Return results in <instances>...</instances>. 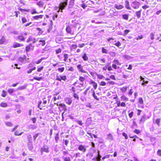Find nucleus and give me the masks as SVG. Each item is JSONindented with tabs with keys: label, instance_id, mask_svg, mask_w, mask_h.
I'll return each mask as SVG.
<instances>
[{
	"label": "nucleus",
	"instance_id": "aec40b11",
	"mask_svg": "<svg viewBox=\"0 0 161 161\" xmlns=\"http://www.w3.org/2000/svg\"><path fill=\"white\" fill-rule=\"evenodd\" d=\"M59 133H57L55 136V142L56 143L58 142V141L59 140Z\"/></svg>",
	"mask_w": 161,
	"mask_h": 161
},
{
	"label": "nucleus",
	"instance_id": "7ed1b4c3",
	"mask_svg": "<svg viewBox=\"0 0 161 161\" xmlns=\"http://www.w3.org/2000/svg\"><path fill=\"white\" fill-rule=\"evenodd\" d=\"M78 69L80 72L83 73H86V72L83 69V66L81 64H79L77 66Z\"/></svg>",
	"mask_w": 161,
	"mask_h": 161
},
{
	"label": "nucleus",
	"instance_id": "680f3d73",
	"mask_svg": "<svg viewBox=\"0 0 161 161\" xmlns=\"http://www.w3.org/2000/svg\"><path fill=\"white\" fill-rule=\"evenodd\" d=\"M130 31L128 30H125L124 31V34L125 35L128 34L129 32Z\"/></svg>",
	"mask_w": 161,
	"mask_h": 161
},
{
	"label": "nucleus",
	"instance_id": "72a5a7b5",
	"mask_svg": "<svg viewBox=\"0 0 161 161\" xmlns=\"http://www.w3.org/2000/svg\"><path fill=\"white\" fill-rule=\"evenodd\" d=\"M0 106L3 107H5L7 106V104L5 103L2 102L0 104Z\"/></svg>",
	"mask_w": 161,
	"mask_h": 161
},
{
	"label": "nucleus",
	"instance_id": "a878e982",
	"mask_svg": "<svg viewBox=\"0 0 161 161\" xmlns=\"http://www.w3.org/2000/svg\"><path fill=\"white\" fill-rule=\"evenodd\" d=\"M62 158L63 159L64 161H70L71 159L69 157H62Z\"/></svg>",
	"mask_w": 161,
	"mask_h": 161
},
{
	"label": "nucleus",
	"instance_id": "ea45409f",
	"mask_svg": "<svg viewBox=\"0 0 161 161\" xmlns=\"http://www.w3.org/2000/svg\"><path fill=\"white\" fill-rule=\"evenodd\" d=\"M109 54L112 57H114L115 56L116 53L114 52H109Z\"/></svg>",
	"mask_w": 161,
	"mask_h": 161
},
{
	"label": "nucleus",
	"instance_id": "de8ad7c7",
	"mask_svg": "<svg viewBox=\"0 0 161 161\" xmlns=\"http://www.w3.org/2000/svg\"><path fill=\"white\" fill-rule=\"evenodd\" d=\"M85 134V132L83 130H80L79 133V135L80 136H82Z\"/></svg>",
	"mask_w": 161,
	"mask_h": 161
},
{
	"label": "nucleus",
	"instance_id": "423d86ee",
	"mask_svg": "<svg viewBox=\"0 0 161 161\" xmlns=\"http://www.w3.org/2000/svg\"><path fill=\"white\" fill-rule=\"evenodd\" d=\"M78 149L79 150L83 152L84 153L85 152L86 150V147H84V146L82 145H80L78 147Z\"/></svg>",
	"mask_w": 161,
	"mask_h": 161
},
{
	"label": "nucleus",
	"instance_id": "49530a36",
	"mask_svg": "<svg viewBox=\"0 0 161 161\" xmlns=\"http://www.w3.org/2000/svg\"><path fill=\"white\" fill-rule=\"evenodd\" d=\"M73 97L74 98H76L78 100H79V97L78 96V95H77L76 93H73Z\"/></svg>",
	"mask_w": 161,
	"mask_h": 161
},
{
	"label": "nucleus",
	"instance_id": "8fccbe9b",
	"mask_svg": "<svg viewBox=\"0 0 161 161\" xmlns=\"http://www.w3.org/2000/svg\"><path fill=\"white\" fill-rule=\"evenodd\" d=\"M64 67H62L61 68H58V71L60 72H62L64 71Z\"/></svg>",
	"mask_w": 161,
	"mask_h": 161
},
{
	"label": "nucleus",
	"instance_id": "5fc2aeb1",
	"mask_svg": "<svg viewBox=\"0 0 161 161\" xmlns=\"http://www.w3.org/2000/svg\"><path fill=\"white\" fill-rule=\"evenodd\" d=\"M31 14H38V13L37 12L35 9H33L31 11Z\"/></svg>",
	"mask_w": 161,
	"mask_h": 161
},
{
	"label": "nucleus",
	"instance_id": "f03ea898",
	"mask_svg": "<svg viewBox=\"0 0 161 161\" xmlns=\"http://www.w3.org/2000/svg\"><path fill=\"white\" fill-rule=\"evenodd\" d=\"M140 5V3L138 2L134 1L132 2L131 4V7L134 9H137L138 8Z\"/></svg>",
	"mask_w": 161,
	"mask_h": 161
},
{
	"label": "nucleus",
	"instance_id": "7c9ffc66",
	"mask_svg": "<svg viewBox=\"0 0 161 161\" xmlns=\"http://www.w3.org/2000/svg\"><path fill=\"white\" fill-rule=\"evenodd\" d=\"M102 52L103 53L107 54L108 53V50L104 47L102 48Z\"/></svg>",
	"mask_w": 161,
	"mask_h": 161
},
{
	"label": "nucleus",
	"instance_id": "052dcab7",
	"mask_svg": "<svg viewBox=\"0 0 161 161\" xmlns=\"http://www.w3.org/2000/svg\"><path fill=\"white\" fill-rule=\"evenodd\" d=\"M25 59V58H23V57H20L19 58V61L20 62H23Z\"/></svg>",
	"mask_w": 161,
	"mask_h": 161
},
{
	"label": "nucleus",
	"instance_id": "6e6552de",
	"mask_svg": "<svg viewBox=\"0 0 161 161\" xmlns=\"http://www.w3.org/2000/svg\"><path fill=\"white\" fill-rule=\"evenodd\" d=\"M147 119H149V118H147V116L145 115H143L141 119L140 120V123H144Z\"/></svg>",
	"mask_w": 161,
	"mask_h": 161
},
{
	"label": "nucleus",
	"instance_id": "4be33fe9",
	"mask_svg": "<svg viewBox=\"0 0 161 161\" xmlns=\"http://www.w3.org/2000/svg\"><path fill=\"white\" fill-rule=\"evenodd\" d=\"M26 85H24L22 86L18 87L17 89V90H23L26 88Z\"/></svg>",
	"mask_w": 161,
	"mask_h": 161
},
{
	"label": "nucleus",
	"instance_id": "c03bdc74",
	"mask_svg": "<svg viewBox=\"0 0 161 161\" xmlns=\"http://www.w3.org/2000/svg\"><path fill=\"white\" fill-rule=\"evenodd\" d=\"M44 59V58H41L40 59H39V60H38V61H36V63L37 64H40L41 62V61L43 60Z\"/></svg>",
	"mask_w": 161,
	"mask_h": 161
},
{
	"label": "nucleus",
	"instance_id": "79ce46f5",
	"mask_svg": "<svg viewBox=\"0 0 161 161\" xmlns=\"http://www.w3.org/2000/svg\"><path fill=\"white\" fill-rule=\"evenodd\" d=\"M23 133V132H21L19 134H18V132L17 131H16L14 133V134L15 135L17 136H20Z\"/></svg>",
	"mask_w": 161,
	"mask_h": 161
},
{
	"label": "nucleus",
	"instance_id": "e2e57ef3",
	"mask_svg": "<svg viewBox=\"0 0 161 161\" xmlns=\"http://www.w3.org/2000/svg\"><path fill=\"white\" fill-rule=\"evenodd\" d=\"M122 135L124 136L125 137V139H128V137L127 134L125 132L123 133L122 134Z\"/></svg>",
	"mask_w": 161,
	"mask_h": 161
},
{
	"label": "nucleus",
	"instance_id": "20e7f679",
	"mask_svg": "<svg viewBox=\"0 0 161 161\" xmlns=\"http://www.w3.org/2000/svg\"><path fill=\"white\" fill-rule=\"evenodd\" d=\"M85 80V78L83 77L80 76L79 78V80L80 81V83H79V84L81 86H78L79 87H81V86H82L84 85V81Z\"/></svg>",
	"mask_w": 161,
	"mask_h": 161
},
{
	"label": "nucleus",
	"instance_id": "13d9d810",
	"mask_svg": "<svg viewBox=\"0 0 161 161\" xmlns=\"http://www.w3.org/2000/svg\"><path fill=\"white\" fill-rule=\"evenodd\" d=\"M114 45L117 46V47H119L121 45V44L120 42L118 41L117 42L114 43Z\"/></svg>",
	"mask_w": 161,
	"mask_h": 161
},
{
	"label": "nucleus",
	"instance_id": "bf43d9fd",
	"mask_svg": "<svg viewBox=\"0 0 161 161\" xmlns=\"http://www.w3.org/2000/svg\"><path fill=\"white\" fill-rule=\"evenodd\" d=\"M22 21L23 22V23H24L27 22V20L25 18L23 17L21 19Z\"/></svg>",
	"mask_w": 161,
	"mask_h": 161
},
{
	"label": "nucleus",
	"instance_id": "dca6fc26",
	"mask_svg": "<svg viewBox=\"0 0 161 161\" xmlns=\"http://www.w3.org/2000/svg\"><path fill=\"white\" fill-rule=\"evenodd\" d=\"M43 15H37L33 17V19L35 20H38L39 19H42L43 17Z\"/></svg>",
	"mask_w": 161,
	"mask_h": 161
},
{
	"label": "nucleus",
	"instance_id": "4c0bfd02",
	"mask_svg": "<svg viewBox=\"0 0 161 161\" xmlns=\"http://www.w3.org/2000/svg\"><path fill=\"white\" fill-rule=\"evenodd\" d=\"M92 96L95 99H96L97 100H99V98L97 97V96L96 95L94 91H93V92Z\"/></svg>",
	"mask_w": 161,
	"mask_h": 161
},
{
	"label": "nucleus",
	"instance_id": "2eb2a0df",
	"mask_svg": "<svg viewBox=\"0 0 161 161\" xmlns=\"http://www.w3.org/2000/svg\"><path fill=\"white\" fill-rule=\"evenodd\" d=\"M142 10V9H141L140 10L136 11V16L137 17L138 19H139L141 17Z\"/></svg>",
	"mask_w": 161,
	"mask_h": 161
},
{
	"label": "nucleus",
	"instance_id": "0e129e2a",
	"mask_svg": "<svg viewBox=\"0 0 161 161\" xmlns=\"http://www.w3.org/2000/svg\"><path fill=\"white\" fill-rule=\"evenodd\" d=\"M61 52V50L60 48H58V50H56V54H58L60 53Z\"/></svg>",
	"mask_w": 161,
	"mask_h": 161
},
{
	"label": "nucleus",
	"instance_id": "a19ab883",
	"mask_svg": "<svg viewBox=\"0 0 161 161\" xmlns=\"http://www.w3.org/2000/svg\"><path fill=\"white\" fill-rule=\"evenodd\" d=\"M127 90V87H123L121 89V91L123 92H125Z\"/></svg>",
	"mask_w": 161,
	"mask_h": 161
},
{
	"label": "nucleus",
	"instance_id": "4d7b16f0",
	"mask_svg": "<svg viewBox=\"0 0 161 161\" xmlns=\"http://www.w3.org/2000/svg\"><path fill=\"white\" fill-rule=\"evenodd\" d=\"M34 79L40 81V80L42 79V77H34Z\"/></svg>",
	"mask_w": 161,
	"mask_h": 161
},
{
	"label": "nucleus",
	"instance_id": "37998d69",
	"mask_svg": "<svg viewBox=\"0 0 161 161\" xmlns=\"http://www.w3.org/2000/svg\"><path fill=\"white\" fill-rule=\"evenodd\" d=\"M148 83V81H145V80H143L142 81V85L143 86H145L146 84H147Z\"/></svg>",
	"mask_w": 161,
	"mask_h": 161
},
{
	"label": "nucleus",
	"instance_id": "09e8293b",
	"mask_svg": "<svg viewBox=\"0 0 161 161\" xmlns=\"http://www.w3.org/2000/svg\"><path fill=\"white\" fill-rule=\"evenodd\" d=\"M139 102L141 104H143V99L141 97H140L139 99Z\"/></svg>",
	"mask_w": 161,
	"mask_h": 161
},
{
	"label": "nucleus",
	"instance_id": "f257e3e1",
	"mask_svg": "<svg viewBox=\"0 0 161 161\" xmlns=\"http://www.w3.org/2000/svg\"><path fill=\"white\" fill-rule=\"evenodd\" d=\"M41 153V155H42L43 152H45L48 153L49 152V147L47 145H45L43 146L41 149L40 150Z\"/></svg>",
	"mask_w": 161,
	"mask_h": 161
},
{
	"label": "nucleus",
	"instance_id": "f704fd0d",
	"mask_svg": "<svg viewBox=\"0 0 161 161\" xmlns=\"http://www.w3.org/2000/svg\"><path fill=\"white\" fill-rule=\"evenodd\" d=\"M90 86H88L87 87V88L85 90V91H84L83 93L85 96L87 94V92L90 89Z\"/></svg>",
	"mask_w": 161,
	"mask_h": 161
},
{
	"label": "nucleus",
	"instance_id": "b1692460",
	"mask_svg": "<svg viewBox=\"0 0 161 161\" xmlns=\"http://www.w3.org/2000/svg\"><path fill=\"white\" fill-rule=\"evenodd\" d=\"M29 128L32 130L35 129L36 128V126L35 125H30L28 126Z\"/></svg>",
	"mask_w": 161,
	"mask_h": 161
},
{
	"label": "nucleus",
	"instance_id": "6ab92c4d",
	"mask_svg": "<svg viewBox=\"0 0 161 161\" xmlns=\"http://www.w3.org/2000/svg\"><path fill=\"white\" fill-rule=\"evenodd\" d=\"M22 46H23V45L22 44H20L17 42L15 43L13 45V47L14 48L22 47Z\"/></svg>",
	"mask_w": 161,
	"mask_h": 161
},
{
	"label": "nucleus",
	"instance_id": "9b49d317",
	"mask_svg": "<svg viewBox=\"0 0 161 161\" xmlns=\"http://www.w3.org/2000/svg\"><path fill=\"white\" fill-rule=\"evenodd\" d=\"M125 6L127 9L131 10V8L130 6L128 0H125Z\"/></svg>",
	"mask_w": 161,
	"mask_h": 161
},
{
	"label": "nucleus",
	"instance_id": "bb28decb",
	"mask_svg": "<svg viewBox=\"0 0 161 161\" xmlns=\"http://www.w3.org/2000/svg\"><path fill=\"white\" fill-rule=\"evenodd\" d=\"M8 92L9 93V94L10 95H11V94L14 92V90L12 88H10L8 89Z\"/></svg>",
	"mask_w": 161,
	"mask_h": 161
},
{
	"label": "nucleus",
	"instance_id": "6e6d98bb",
	"mask_svg": "<svg viewBox=\"0 0 161 161\" xmlns=\"http://www.w3.org/2000/svg\"><path fill=\"white\" fill-rule=\"evenodd\" d=\"M60 78L61 79V80H64V81H65L67 79L65 75H63V76H60Z\"/></svg>",
	"mask_w": 161,
	"mask_h": 161
},
{
	"label": "nucleus",
	"instance_id": "412c9836",
	"mask_svg": "<svg viewBox=\"0 0 161 161\" xmlns=\"http://www.w3.org/2000/svg\"><path fill=\"white\" fill-rule=\"evenodd\" d=\"M32 47V45L30 44L28 46H27L25 48V51L27 52H29L31 49V47Z\"/></svg>",
	"mask_w": 161,
	"mask_h": 161
},
{
	"label": "nucleus",
	"instance_id": "473e14b6",
	"mask_svg": "<svg viewBox=\"0 0 161 161\" xmlns=\"http://www.w3.org/2000/svg\"><path fill=\"white\" fill-rule=\"evenodd\" d=\"M7 94V92L4 90H3L2 94L1 95L2 97H5L6 96Z\"/></svg>",
	"mask_w": 161,
	"mask_h": 161
},
{
	"label": "nucleus",
	"instance_id": "58836bf2",
	"mask_svg": "<svg viewBox=\"0 0 161 161\" xmlns=\"http://www.w3.org/2000/svg\"><path fill=\"white\" fill-rule=\"evenodd\" d=\"M36 30L37 31H39L38 33L39 34H42L43 31H42V29L41 28L38 27L36 28Z\"/></svg>",
	"mask_w": 161,
	"mask_h": 161
},
{
	"label": "nucleus",
	"instance_id": "ddd939ff",
	"mask_svg": "<svg viewBox=\"0 0 161 161\" xmlns=\"http://www.w3.org/2000/svg\"><path fill=\"white\" fill-rule=\"evenodd\" d=\"M114 40V38L113 37L109 38L107 39V41L109 42L111 44H114V42H116V41H115L114 42L112 41Z\"/></svg>",
	"mask_w": 161,
	"mask_h": 161
},
{
	"label": "nucleus",
	"instance_id": "5701e85b",
	"mask_svg": "<svg viewBox=\"0 0 161 161\" xmlns=\"http://www.w3.org/2000/svg\"><path fill=\"white\" fill-rule=\"evenodd\" d=\"M28 148L30 150H32L33 149V146L32 143L31 142H30V143L28 144Z\"/></svg>",
	"mask_w": 161,
	"mask_h": 161
},
{
	"label": "nucleus",
	"instance_id": "c756f323",
	"mask_svg": "<svg viewBox=\"0 0 161 161\" xmlns=\"http://www.w3.org/2000/svg\"><path fill=\"white\" fill-rule=\"evenodd\" d=\"M47 100H46L45 98H44L43 99V103L41 106L42 107H45V105L47 104Z\"/></svg>",
	"mask_w": 161,
	"mask_h": 161
},
{
	"label": "nucleus",
	"instance_id": "774afa93",
	"mask_svg": "<svg viewBox=\"0 0 161 161\" xmlns=\"http://www.w3.org/2000/svg\"><path fill=\"white\" fill-rule=\"evenodd\" d=\"M157 154L160 156H161V150H158V151Z\"/></svg>",
	"mask_w": 161,
	"mask_h": 161
},
{
	"label": "nucleus",
	"instance_id": "cd10ccee",
	"mask_svg": "<svg viewBox=\"0 0 161 161\" xmlns=\"http://www.w3.org/2000/svg\"><path fill=\"white\" fill-rule=\"evenodd\" d=\"M121 98L124 101H125L128 100V98L126 97L125 95L122 96Z\"/></svg>",
	"mask_w": 161,
	"mask_h": 161
},
{
	"label": "nucleus",
	"instance_id": "9d476101",
	"mask_svg": "<svg viewBox=\"0 0 161 161\" xmlns=\"http://www.w3.org/2000/svg\"><path fill=\"white\" fill-rule=\"evenodd\" d=\"M66 31L68 33L70 34L71 35L73 34V33L72 32L71 28L69 26H68L66 28Z\"/></svg>",
	"mask_w": 161,
	"mask_h": 161
},
{
	"label": "nucleus",
	"instance_id": "e433bc0d",
	"mask_svg": "<svg viewBox=\"0 0 161 161\" xmlns=\"http://www.w3.org/2000/svg\"><path fill=\"white\" fill-rule=\"evenodd\" d=\"M18 39L19 40L22 41H24L25 39L24 37L22 36H18Z\"/></svg>",
	"mask_w": 161,
	"mask_h": 161
},
{
	"label": "nucleus",
	"instance_id": "864d4df0",
	"mask_svg": "<svg viewBox=\"0 0 161 161\" xmlns=\"http://www.w3.org/2000/svg\"><path fill=\"white\" fill-rule=\"evenodd\" d=\"M39 42L42 43V46H44L45 44V41L44 40H39Z\"/></svg>",
	"mask_w": 161,
	"mask_h": 161
},
{
	"label": "nucleus",
	"instance_id": "c85d7f7f",
	"mask_svg": "<svg viewBox=\"0 0 161 161\" xmlns=\"http://www.w3.org/2000/svg\"><path fill=\"white\" fill-rule=\"evenodd\" d=\"M128 15L127 14L122 15V18L124 19L127 20L128 19Z\"/></svg>",
	"mask_w": 161,
	"mask_h": 161
},
{
	"label": "nucleus",
	"instance_id": "393cba45",
	"mask_svg": "<svg viewBox=\"0 0 161 161\" xmlns=\"http://www.w3.org/2000/svg\"><path fill=\"white\" fill-rule=\"evenodd\" d=\"M83 59L85 61H87L88 59V58L86 53H84L82 57Z\"/></svg>",
	"mask_w": 161,
	"mask_h": 161
},
{
	"label": "nucleus",
	"instance_id": "3c124183",
	"mask_svg": "<svg viewBox=\"0 0 161 161\" xmlns=\"http://www.w3.org/2000/svg\"><path fill=\"white\" fill-rule=\"evenodd\" d=\"M64 60L66 61L68 58V55L67 54H64Z\"/></svg>",
	"mask_w": 161,
	"mask_h": 161
},
{
	"label": "nucleus",
	"instance_id": "f8f14e48",
	"mask_svg": "<svg viewBox=\"0 0 161 161\" xmlns=\"http://www.w3.org/2000/svg\"><path fill=\"white\" fill-rule=\"evenodd\" d=\"M161 119L160 118H158L156 119L155 120L153 119V122L157 125L158 126H160V122H161Z\"/></svg>",
	"mask_w": 161,
	"mask_h": 161
},
{
	"label": "nucleus",
	"instance_id": "338daca9",
	"mask_svg": "<svg viewBox=\"0 0 161 161\" xmlns=\"http://www.w3.org/2000/svg\"><path fill=\"white\" fill-rule=\"evenodd\" d=\"M150 36L151 37V39L152 40H153L154 39V34L153 33H151L150 34Z\"/></svg>",
	"mask_w": 161,
	"mask_h": 161
},
{
	"label": "nucleus",
	"instance_id": "39448f33",
	"mask_svg": "<svg viewBox=\"0 0 161 161\" xmlns=\"http://www.w3.org/2000/svg\"><path fill=\"white\" fill-rule=\"evenodd\" d=\"M114 7L116 9L119 10L121 9L124 8L123 5L118 4H115L114 5Z\"/></svg>",
	"mask_w": 161,
	"mask_h": 161
},
{
	"label": "nucleus",
	"instance_id": "69168bd1",
	"mask_svg": "<svg viewBox=\"0 0 161 161\" xmlns=\"http://www.w3.org/2000/svg\"><path fill=\"white\" fill-rule=\"evenodd\" d=\"M133 114V112L132 111L129 114V116L130 118H131Z\"/></svg>",
	"mask_w": 161,
	"mask_h": 161
},
{
	"label": "nucleus",
	"instance_id": "a18cd8bd",
	"mask_svg": "<svg viewBox=\"0 0 161 161\" xmlns=\"http://www.w3.org/2000/svg\"><path fill=\"white\" fill-rule=\"evenodd\" d=\"M63 141H64V142H63V143H64L65 144V145L67 147V145L69 142V141L68 140H64V139L63 140Z\"/></svg>",
	"mask_w": 161,
	"mask_h": 161
},
{
	"label": "nucleus",
	"instance_id": "2f4dec72",
	"mask_svg": "<svg viewBox=\"0 0 161 161\" xmlns=\"http://www.w3.org/2000/svg\"><path fill=\"white\" fill-rule=\"evenodd\" d=\"M113 63H114L115 64H117L119 65H120L121 64L120 63L119 61L117 60H114V61H113Z\"/></svg>",
	"mask_w": 161,
	"mask_h": 161
},
{
	"label": "nucleus",
	"instance_id": "0eeeda50",
	"mask_svg": "<svg viewBox=\"0 0 161 161\" xmlns=\"http://www.w3.org/2000/svg\"><path fill=\"white\" fill-rule=\"evenodd\" d=\"M65 100L66 103L69 105L71 104L72 101L71 99L69 97L66 98L65 99Z\"/></svg>",
	"mask_w": 161,
	"mask_h": 161
},
{
	"label": "nucleus",
	"instance_id": "603ef678",
	"mask_svg": "<svg viewBox=\"0 0 161 161\" xmlns=\"http://www.w3.org/2000/svg\"><path fill=\"white\" fill-rule=\"evenodd\" d=\"M110 154H108V155H106L105 156H104L102 158V159L103 160H104L106 158H109L110 157Z\"/></svg>",
	"mask_w": 161,
	"mask_h": 161
},
{
	"label": "nucleus",
	"instance_id": "f3484780",
	"mask_svg": "<svg viewBox=\"0 0 161 161\" xmlns=\"http://www.w3.org/2000/svg\"><path fill=\"white\" fill-rule=\"evenodd\" d=\"M64 3H61L59 5V9L58 11V12H59L60 11L59 10H62L63 9H64L65 6L64 4Z\"/></svg>",
	"mask_w": 161,
	"mask_h": 161
},
{
	"label": "nucleus",
	"instance_id": "4468645a",
	"mask_svg": "<svg viewBox=\"0 0 161 161\" xmlns=\"http://www.w3.org/2000/svg\"><path fill=\"white\" fill-rule=\"evenodd\" d=\"M106 139L108 140H113V136L112 134L109 133L107 136Z\"/></svg>",
	"mask_w": 161,
	"mask_h": 161
},
{
	"label": "nucleus",
	"instance_id": "c9c22d12",
	"mask_svg": "<svg viewBox=\"0 0 161 161\" xmlns=\"http://www.w3.org/2000/svg\"><path fill=\"white\" fill-rule=\"evenodd\" d=\"M6 125L8 126L11 127L13 126V124L11 122H6L5 123Z\"/></svg>",
	"mask_w": 161,
	"mask_h": 161
},
{
	"label": "nucleus",
	"instance_id": "a211bd4d",
	"mask_svg": "<svg viewBox=\"0 0 161 161\" xmlns=\"http://www.w3.org/2000/svg\"><path fill=\"white\" fill-rule=\"evenodd\" d=\"M6 40L4 36H2L0 39V44H3L5 42Z\"/></svg>",
	"mask_w": 161,
	"mask_h": 161
},
{
	"label": "nucleus",
	"instance_id": "1a4fd4ad",
	"mask_svg": "<svg viewBox=\"0 0 161 161\" xmlns=\"http://www.w3.org/2000/svg\"><path fill=\"white\" fill-rule=\"evenodd\" d=\"M89 84L91 85H92L94 89L96 90L97 89V85L95 82L93 81L92 80H91L89 83Z\"/></svg>",
	"mask_w": 161,
	"mask_h": 161
}]
</instances>
